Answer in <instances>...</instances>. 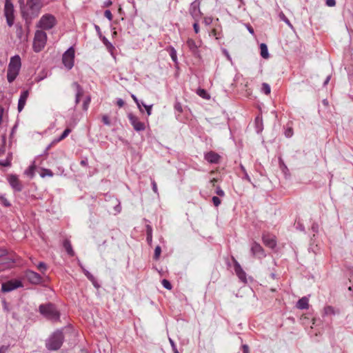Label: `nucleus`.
Returning <instances> with one entry per match:
<instances>
[{
  "mask_svg": "<svg viewBox=\"0 0 353 353\" xmlns=\"http://www.w3.org/2000/svg\"><path fill=\"white\" fill-rule=\"evenodd\" d=\"M35 168H36V165L34 164V163H33L26 171H25V174L30 176V177H33L34 174V170H35Z\"/></svg>",
  "mask_w": 353,
  "mask_h": 353,
  "instance_id": "22",
  "label": "nucleus"
},
{
  "mask_svg": "<svg viewBox=\"0 0 353 353\" xmlns=\"http://www.w3.org/2000/svg\"><path fill=\"white\" fill-rule=\"evenodd\" d=\"M37 268L41 272H44L46 270V265L43 262H40L37 265Z\"/></svg>",
  "mask_w": 353,
  "mask_h": 353,
  "instance_id": "36",
  "label": "nucleus"
},
{
  "mask_svg": "<svg viewBox=\"0 0 353 353\" xmlns=\"http://www.w3.org/2000/svg\"><path fill=\"white\" fill-rule=\"evenodd\" d=\"M324 314L325 315H334L335 311L332 306H326L324 307Z\"/></svg>",
  "mask_w": 353,
  "mask_h": 353,
  "instance_id": "26",
  "label": "nucleus"
},
{
  "mask_svg": "<svg viewBox=\"0 0 353 353\" xmlns=\"http://www.w3.org/2000/svg\"><path fill=\"white\" fill-rule=\"evenodd\" d=\"M193 28L195 33H198L199 32V27L197 23H194Z\"/></svg>",
  "mask_w": 353,
  "mask_h": 353,
  "instance_id": "47",
  "label": "nucleus"
},
{
  "mask_svg": "<svg viewBox=\"0 0 353 353\" xmlns=\"http://www.w3.org/2000/svg\"><path fill=\"white\" fill-rule=\"evenodd\" d=\"M39 312L45 317L52 321H57L59 318V313L52 304L40 305Z\"/></svg>",
  "mask_w": 353,
  "mask_h": 353,
  "instance_id": "4",
  "label": "nucleus"
},
{
  "mask_svg": "<svg viewBox=\"0 0 353 353\" xmlns=\"http://www.w3.org/2000/svg\"><path fill=\"white\" fill-rule=\"evenodd\" d=\"M28 96H29L28 90H25L21 94L20 97L19 99L18 108H17L19 112H21L22 110L23 109Z\"/></svg>",
  "mask_w": 353,
  "mask_h": 353,
  "instance_id": "13",
  "label": "nucleus"
},
{
  "mask_svg": "<svg viewBox=\"0 0 353 353\" xmlns=\"http://www.w3.org/2000/svg\"><path fill=\"white\" fill-rule=\"evenodd\" d=\"M108 44H109V46H110V47L111 48H113V46H112V45L111 43H109Z\"/></svg>",
  "mask_w": 353,
  "mask_h": 353,
  "instance_id": "62",
  "label": "nucleus"
},
{
  "mask_svg": "<svg viewBox=\"0 0 353 353\" xmlns=\"http://www.w3.org/2000/svg\"><path fill=\"white\" fill-rule=\"evenodd\" d=\"M47 41V34L45 32L42 30H37L35 32L34 42H33V49L36 52H39L41 51L46 43Z\"/></svg>",
  "mask_w": 353,
  "mask_h": 353,
  "instance_id": "5",
  "label": "nucleus"
},
{
  "mask_svg": "<svg viewBox=\"0 0 353 353\" xmlns=\"http://www.w3.org/2000/svg\"><path fill=\"white\" fill-rule=\"evenodd\" d=\"M162 285L167 290H171L172 289V285L169 282V281H168L167 279H163L162 281Z\"/></svg>",
  "mask_w": 353,
  "mask_h": 353,
  "instance_id": "34",
  "label": "nucleus"
},
{
  "mask_svg": "<svg viewBox=\"0 0 353 353\" xmlns=\"http://www.w3.org/2000/svg\"><path fill=\"white\" fill-rule=\"evenodd\" d=\"M102 120H103V121L105 125H110V120H109V118H108V116L104 115L102 117Z\"/></svg>",
  "mask_w": 353,
  "mask_h": 353,
  "instance_id": "40",
  "label": "nucleus"
},
{
  "mask_svg": "<svg viewBox=\"0 0 353 353\" xmlns=\"http://www.w3.org/2000/svg\"><path fill=\"white\" fill-rule=\"evenodd\" d=\"M216 193L220 196H223L225 195L224 192L220 188V187L216 188Z\"/></svg>",
  "mask_w": 353,
  "mask_h": 353,
  "instance_id": "43",
  "label": "nucleus"
},
{
  "mask_svg": "<svg viewBox=\"0 0 353 353\" xmlns=\"http://www.w3.org/2000/svg\"><path fill=\"white\" fill-rule=\"evenodd\" d=\"M174 353H179V352H178V350H176L175 352H174Z\"/></svg>",
  "mask_w": 353,
  "mask_h": 353,
  "instance_id": "64",
  "label": "nucleus"
},
{
  "mask_svg": "<svg viewBox=\"0 0 353 353\" xmlns=\"http://www.w3.org/2000/svg\"><path fill=\"white\" fill-rule=\"evenodd\" d=\"M70 132H71L70 129H69V128L65 129L63 131V132L62 133V134L61 135V137L59 138H58L57 139L54 140V142H59V141L63 140L70 134Z\"/></svg>",
  "mask_w": 353,
  "mask_h": 353,
  "instance_id": "27",
  "label": "nucleus"
},
{
  "mask_svg": "<svg viewBox=\"0 0 353 353\" xmlns=\"http://www.w3.org/2000/svg\"><path fill=\"white\" fill-rule=\"evenodd\" d=\"M40 176L42 178H44V177H46L47 176L51 177V176H53V173H52V172L50 170L42 169L41 172H40Z\"/></svg>",
  "mask_w": 353,
  "mask_h": 353,
  "instance_id": "25",
  "label": "nucleus"
},
{
  "mask_svg": "<svg viewBox=\"0 0 353 353\" xmlns=\"http://www.w3.org/2000/svg\"><path fill=\"white\" fill-rule=\"evenodd\" d=\"M147 241L149 243H152V229L150 226H148Z\"/></svg>",
  "mask_w": 353,
  "mask_h": 353,
  "instance_id": "35",
  "label": "nucleus"
},
{
  "mask_svg": "<svg viewBox=\"0 0 353 353\" xmlns=\"http://www.w3.org/2000/svg\"><path fill=\"white\" fill-rule=\"evenodd\" d=\"M21 66V61L19 55H15L11 57L8 64L7 73V79L10 83L12 82L17 78V75L19 74Z\"/></svg>",
  "mask_w": 353,
  "mask_h": 353,
  "instance_id": "2",
  "label": "nucleus"
},
{
  "mask_svg": "<svg viewBox=\"0 0 353 353\" xmlns=\"http://www.w3.org/2000/svg\"><path fill=\"white\" fill-rule=\"evenodd\" d=\"M131 125L136 131H143L145 129V123L140 121L139 118L132 113L128 114Z\"/></svg>",
  "mask_w": 353,
  "mask_h": 353,
  "instance_id": "10",
  "label": "nucleus"
},
{
  "mask_svg": "<svg viewBox=\"0 0 353 353\" xmlns=\"http://www.w3.org/2000/svg\"><path fill=\"white\" fill-rule=\"evenodd\" d=\"M152 190L155 193H157V185L154 181H152Z\"/></svg>",
  "mask_w": 353,
  "mask_h": 353,
  "instance_id": "46",
  "label": "nucleus"
},
{
  "mask_svg": "<svg viewBox=\"0 0 353 353\" xmlns=\"http://www.w3.org/2000/svg\"><path fill=\"white\" fill-rule=\"evenodd\" d=\"M90 99L88 100V102L84 103V109L87 110L88 108V103H89Z\"/></svg>",
  "mask_w": 353,
  "mask_h": 353,
  "instance_id": "54",
  "label": "nucleus"
},
{
  "mask_svg": "<svg viewBox=\"0 0 353 353\" xmlns=\"http://www.w3.org/2000/svg\"><path fill=\"white\" fill-rule=\"evenodd\" d=\"M234 270H235V272L236 274H237V276H239V278L243 281H246V275H245V272L243 270V269L241 268V265L237 263V262H235V264H234Z\"/></svg>",
  "mask_w": 353,
  "mask_h": 353,
  "instance_id": "17",
  "label": "nucleus"
},
{
  "mask_svg": "<svg viewBox=\"0 0 353 353\" xmlns=\"http://www.w3.org/2000/svg\"><path fill=\"white\" fill-rule=\"evenodd\" d=\"M212 201L214 205L217 207L221 204V200L217 196H213L212 197Z\"/></svg>",
  "mask_w": 353,
  "mask_h": 353,
  "instance_id": "38",
  "label": "nucleus"
},
{
  "mask_svg": "<svg viewBox=\"0 0 353 353\" xmlns=\"http://www.w3.org/2000/svg\"><path fill=\"white\" fill-rule=\"evenodd\" d=\"M326 5L329 7H333L336 5L335 0H327Z\"/></svg>",
  "mask_w": 353,
  "mask_h": 353,
  "instance_id": "42",
  "label": "nucleus"
},
{
  "mask_svg": "<svg viewBox=\"0 0 353 353\" xmlns=\"http://www.w3.org/2000/svg\"><path fill=\"white\" fill-rule=\"evenodd\" d=\"M63 336L61 331L54 332L46 342L49 350H57L62 345Z\"/></svg>",
  "mask_w": 353,
  "mask_h": 353,
  "instance_id": "3",
  "label": "nucleus"
},
{
  "mask_svg": "<svg viewBox=\"0 0 353 353\" xmlns=\"http://www.w3.org/2000/svg\"><path fill=\"white\" fill-rule=\"evenodd\" d=\"M21 30H21V28H19V29H18V30H17V31L19 32H18V34H21ZM19 37H20V35H19Z\"/></svg>",
  "mask_w": 353,
  "mask_h": 353,
  "instance_id": "57",
  "label": "nucleus"
},
{
  "mask_svg": "<svg viewBox=\"0 0 353 353\" xmlns=\"http://www.w3.org/2000/svg\"><path fill=\"white\" fill-rule=\"evenodd\" d=\"M196 93L199 96L203 99H209L210 98V96L207 93V92L204 89H198Z\"/></svg>",
  "mask_w": 353,
  "mask_h": 353,
  "instance_id": "24",
  "label": "nucleus"
},
{
  "mask_svg": "<svg viewBox=\"0 0 353 353\" xmlns=\"http://www.w3.org/2000/svg\"><path fill=\"white\" fill-rule=\"evenodd\" d=\"M19 2L22 15L26 20L37 17L43 7L41 0H27L26 3L24 0H19Z\"/></svg>",
  "mask_w": 353,
  "mask_h": 353,
  "instance_id": "1",
  "label": "nucleus"
},
{
  "mask_svg": "<svg viewBox=\"0 0 353 353\" xmlns=\"http://www.w3.org/2000/svg\"><path fill=\"white\" fill-rule=\"evenodd\" d=\"M296 306L299 309H307L308 308V299L306 297H303L299 300Z\"/></svg>",
  "mask_w": 353,
  "mask_h": 353,
  "instance_id": "19",
  "label": "nucleus"
},
{
  "mask_svg": "<svg viewBox=\"0 0 353 353\" xmlns=\"http://www.w3.org/2000/svg\"><path fill=\"white\" fill-rule=\"evenodd\" d=\"M292 134V130L291 129H289L287 132H286V136L287 137H291Z\"/></svg>",
  "mask_w": 353,
  "mask_h": 353,
  "instance_id": "50",
  "label": "nucleus"
},
{
  "mask_svg": "<svg viewBox=\"0 0 353 353\" xmlns=\"http://www.w3.org/2000/svg\"><path fill=\"white\" fill-rule=\"evenodd\" d=\"M205 159L211 163H216L219 161L220 156L213 152H210L205 155Z\"/></svg>",
  "mask_w": 353,
  "mask_h": 353,
  "instance_id": "16",
  "label": "nucleus"
},
{
  "mask_svg": "<svg viewBox=\"0 0 353 353\" xmlns=\"http://www.w3.org/2000/svg\"><path fill=\"white\" fill-rule=\"evenodd\" d=\"M263 243L270 248H274L276 246V241L274 237L264 235L263 236Z\"/></svg>",
  "mask_w": 353,
  "mask_h": 353,
  "instance_id": "18",
  "label": "nucleus"
},
{
  "mask_svg": "<svg viewBox=\"0 0 353 353\" xmlns=\"http://www.w3.org/2000/svg\"><path fill=\"white\" fill-rule=\"evenodd\" d=\"M226 56L229 60L231 59L230 56L228 53H226Z\"/></svg>",
  "mask_w": 353,
  "mask_h": 353,
  "instance_id": "60",
  "label": "nucleus"
},
{
  "mask_svg": "<svg viewBox=\"0 0 353 353\" xmlns=\"http://www.w3.org/2000/svg\"><path fill=\"white\" fill-rule=\"evenodd\" d=\"M5 252V250H1L0 252V256H3Z\"/></svg>",
  "mask_w": 353,
  "mask_h": 353,
  "instance_id": "58",
  "label": "nucleus"
},
{
  "mask_svg": "<svg viewBox=\"0 0 353 353\" xmlns=\"http://www.w3.org/2000/svg\"><path fill=\"white\" fill-rule=\"evenodd\" d=\"M262 90L265 94H269L271 91L270 86L268 83H263L262 84Z\"/></svg>",
  "mask_w": 353,
  "mask_h": 353,
  "instance_id": "30",
  "label": "nucleus"
},
{
  "mask_svg": "<svg viewBox=\"0 0 353 353\" xmlns=\"http://www.w3.org/2000/svg\"><path fill=\"white\" fill-rule=\"evenodd\" d=\"M199 3L194 1L193 3H192V8L193 9L192 14H196V12H199Z\"/></svg>",
  "mask_w": 353,
  "mask_h": 353,
  "instance_id": "31",
  "label": "nucleus"
},
{
  "mask_svg": "<svg viewBox=\"0 0 353 353\" xmlns=\"http://www.w3.org/2000/svg\"><path fill=\"white\" fill-rule=\"evenodd\" d=\"M142 105H143V107L145 108L146 112H147V114L148 116H150L152 113V105H145L144 103H142Z\"/></svg>",
  "mask_w": 353,
  "mask_h": 353,
  "instance_id": "37",
  "label": "nucleus"
},
{
  "mask_svg": "<svg viewBox=\"0 0 353 353\" xmlns=\"http://www.w3.org/2000/svg\"><path fill=\"white\" fill-rule=\"evenodd\" d=\"M210 182L212 183L213 185H214V183L215 182H216V179H212Z\"/></svg>",
  "mask_w": 353,
  "mask_h": 353,
  "instance_id": "56",
  "label": "nucleus"
},
{
  "mask_svg": "<svg viewBox=\"0 0 353 353\" xmlns=\"http://www.w3.org/2000/svg\"><path fill=\"white\" fill-rule=\"evenodd\" d=\"M241 169H242V170L243 171V172L245 174V177H246V179H249V177H248V175L247 174V173L245 172V170L244 167H243V166H241Z\"/></svg>",
  "mask_w": 353,
  "mask_h": 353,
  "instance_id": "52",
  "label": "nucleus"
},
{
  "mask_svg": "<svg viewBox=\"0 0 353 353\" xmlns=\"http://www.w3.org/2000/svg\"><path fill=\"white\" fill-rule=\"evenodd\" d=\"M187 46H188L189 50L194 54L198 55L199 53V46L196 44L195 41L192 39L189 38L187 40Z\"/></svg>",
  "mask_w": 353,
  "mask_h": 353,
  "instance_id": "14",
  "label": "nucleus"
},
{
  "mask_svg": "<svg viewBox=\"0 0 353 353\" xmlns=\"http://www.w3.org/2000/svg\"><path fill=\"white\" fill-rule=\"evenodd\" d=\"M85 272V274L86 275V276L92 281H94V276L90 273L88 272V271L85 270L84 271Z\"/></svg>",
  "mask_w": 353,
  "mask_h": 353,
  "instance_id": "45",
  "label": "nucleus"
},
{
  "mask_svg": "<svg viewBox=\"0 0 353 353\" xmlns=\"http://www.w3.org/2000/svg\"><path fill=\"white\" fill-rule=\"evenodd\" d=\"M56 23V18L52 14H46L41 17L37 26L43 30H48L52 29Z\"/></svg>",
  "mask_w": 353,
  "mask_h": 353,
  "instance_id": "6",
  "label": "nucleus"
},
{
  "mask_svg": "<svg viewBox=\"0 0 353 353\" xmlns=\"http://www.w3.org/2000/svg\"><path fill=\"white\" fill-rule=\"evenodd\" d=\"M4 13L6 17L7 23L9 26H12L14 23V6L10 0H6Z\"/></svg>",
  "mask_w": 353,
  "mask_h": 353,
  "instance_id": "8",
  "label": "nucleus"
},
{
  "mask_svg": "<svg viewBox=\"0 0 353 353\" xmlns=\"http://www.w3.org/2000/svg\"><path fill=\"white\" fill-rule=\"evenodd\" d=\"M72 85L76 88V90H77L76 103H79V101H80V98H81V97L83 96V90H82L81 87L76 82L72 84Z\"/></svg>",
  "mask_w": 353,
  "mask_h": 353,
  "instance_id": "20",
  "label": "nucleus"
},
{
  "mask_svg": "<svg viewBox=\"0 0 353 353\" xmlns=\"http://www.w3.org/2000/svg\"><path fill=\"white\" fill-rule=\"evenodd\" d=\"M131 97L133 99V100L134 101V102L137 103V105L138 108H139V110L141 111V104H140L139 101L137 98V97L134 94H132Z\"/></svg>",
  "mask_w": 353,
  "mask_h": 353,
  "instance_id": "41",
  "label": "nucleus"
},
{
  "mask_svg": "<svg viewBox=\"0 0 353 353\" xmlns=\"http://www.w3.org/2000/svg\"><path fill=\"white\" fill-rule=\"evenodd\" d=\"M176 108L177 110H179V112H181L182 111V109H181V106H178V105H176Z\"/></svg>",
  "mask_w": 353,
  "mask_h": 353,
  "instance_id": "55",
  "label": "nucleus"
},
{
  "mask_svg": "<svg viewBox=\"0 0 353 353\" xmlns=\"http://www.w3.org/2000/svg\"><path fill=\"white\" fill-rule=\"evenodd\" d=\"M26 276L28 281L34 284H39L42 281L41 276L32 270H28L26 272Z\"/></svg>",
  "mask_w": 353,
  "mask_h": 353,
  "instance_id": "11",
  "label": "nucleus"
},
{
  "mask_svg": "<svg viewBox=\"0 0 353 353\" xmlns=\"http://www.w3.org/2000/svg\"><path fill=\"white\" fill-rule=\"evenodd\" d=\"M8 182L10 185L12 186V188L15 190L16 191H21L22 189V185L15 175H10L8 176Z\"/></svg>",
  "mask_w": 353,
  "mask_h": 353,
  "instance_id": "12",
  "label": "nucleus"
},
{
  "mask_svg": "<svg viewBox=\"0 0 353 353\" xmlns=\"http://www.w3.org/2000/svg\"><path fill=\"white\" fill-rule=\"evenodd\" d=\"M74 50L72 47H70L63 54L62 61L65 67H66L68 70H70L74 65Z\"/></svg>",
  "mask_w": 353,
  "mask_h": 353,
  "instance_id": "7",
  "label": "nucleus"
},
{
  "mask_svg": "<svg viewBox=\"0 0 353 353\" xmlns=\"http://www.w3.org/2000/svg\"><path fill=\"white\" fill-rule=\"evenodd\" d=\"M323 103H324L325 105H328V103H327V100H323Z\"/></svg>",
  "mask_w": 353,
  "mask_h": 353,
  "instance_id": "59",
  "label": "nucleus"
},
{
  "mask_svg": "<svg viewBox=\"0 0 353 353\" xmlns=\"http://www.w3.org/2000/svg\"><path fill=\"white\" fill-rule=\"evenodd\" d=\"M161 247L159 245H157L156 248H155V250H154V257L156 260H157L160 255H161Z\"/></svg>",
  "mask_w": 353,
  "mask_h": 353,
  "instance_id": "33",
  "label": "nucleus"
},
{
  "mask_svg": "<svg viewBox=\"0 0 353 353\" xmlns=\"http://www.w3.org/2000/svg\"><path fill=\"white\" fill-rule=\"evenodd\" d=\"M111 3H112L110 1V2H107V6L111 5Z\"/></svg>",
  "mask_w": 353,
  "mask_h": 353,
  "instance_id": "63",
  "label": "nucleus"
},
{
  "mask_svg": "<svg viewBox=\"0 0 353 353\" xmlns=\"http://www.w3.org/2000/svg\"><path fill=\"white\" fill-rule=\"evenodd\" d=\"M251 251L254 255L257 256L259 257L264 256V252L262 247L256 243H254L252 244Z\"/></svg>",
  "mask_w": 353,
  "mask_h": 353,
  "instance_id": "15",
  "label": "nucleus"
},
{
  "mask_svg": "<svg viewBox=\"0 0 353 353\" xmlns=\"http://www.w3.org/2000/svg\"><path fill=\"white\" fill-rule=\"evenodd\" d=\"M0 202L6 207L10 206V203L3 195H0Z\"/></svg>",
  "mask_w": 353,
  "mask_h": 353,
  "instance_id": "29",
  "label": "nucleus"
},
{
  "mask_svg": "<svg viewBox=\"0 0 353 353\" xmlns=\"http://www.w3.org/2000/svg\"><path fill=\"white\" fill-rule=\"evenodd\" d=\"M248 31L250 32V33H251L252 34H254V30H253V28H251L250 26H248Z\"/></svg>",
  "mask_w": 353,
  "mask_h": 353,
  "instance_id": "51",
  "label": "nucleus"
},
{
  "mask_svg": "<svg viewBox=\"0 0 353 353\" xmlns=\"http://www.w3.org/2000/svg\"><path fill=\"white\" fill-rule=\"evenodd\" d=\"M104 15L107 19H108L109 21H111L112 19V14L109 10L105 11Z\"/></svg>",
  "mask_w": 353,
  "mask_h": 353,
  "instance_id": "39",
  "label": "nucleus"
},
{
  "mask_svg": "<svg viewBox=\"0 0 353 353\" xmlns=\"http://www.w3.org/2000/svg\"><path fill=\"white\" fill-rule=\"evenodd\" d=\"M279 17L280 19L283 21L291 29H293V26L292 25V23L290 22V21L286 18V17L285 16V14L283 13H281L279 14Z\"/></svg>",
  "mask_w": 353,
  "mask_h": 353,
  "instance_id": "28",
  "label": "nucleus"
},
{
  "mask_svg": "<svg viewBox=\"0 0 353 353\" xmlns=\"http://www.w3.org/2000/svg\"><path fill=\"white\" fill-rule=\"evenodd\" d=\"M330 79V77H327L326 80L324 82V84L326 85L327 83H328Z\"/></svg>",
  "mask_w": 353,
  "mask_h": 353,
  "instance_id": "53",
  "label": "nucleus"
},
{
  "mask_svg": "<svg viewBox=\"0 0 353 353\" xmlns=\"http://www.w3.org/2000/svg\"><path fill=\"white\" fill-rule=\"evenodd\" d=\"M169 341H170V345L172 346L173 352H175V351L177 350V349H176V345H175L174 342L171 339H169Z\"/></svg>",
  "mask_w": 353,
  "mask_h": 353,
  "instance_id": "44",
  "label": "nucleus"
},
{
  "mask_svg": "<svg viewBox=\"0 0 353 353\" xmlns=\"http://www.w3.org/2000/svg\"><path fill=\"white\" fill-rule=\"evenodd\" d=\"M8 350V347L6 346H1L0 347V353H6Z\"/></svg>",
  "mask_w": 353,
  "mask_h": 353,
  "instance_id": "49",
  "label": "nucleus"
},
{
  "mask_svg": "<svg viewBox=\"0 0 353 353\" xmlns=\"http://www.w3.org/2000/svg\"><path fill=\"white\" fill-rule=\"evenodd\" d=\"M117 103L119 107H122L124 105V101L121 99H119Z\"/></svg>",
  "mask_w": 353,
  "mask_h": 353,
  "instance_id": "48",
  "label": "nucleus"
},
{
  "mask_svg": "<svg viewBox=\"0 0 353 353\" xmlns=\"http://www.w3.org/2000/svg\"><path fill=\"white\" fill-rule=\"evenodd\" d=\"M22 283L19 280H10L1 285V291L3 292H9L15 289L22 287Z\"/></svg>",
  "mask_w": 353,
  "mask_h": 353,
  "instance_id": "9",
  "label": "nucleus"
},
{
  "mask_svg": "<svg viewBox=\"0 0 353 353\" xmlns=\"http://www.w3.org/2000/svg\"><path fill=\"white\" fill-rule=\"evenodd\" d=\"M9 259L10 263H14V261L12 259Z\"/></svg>",
  "mask_w": 353,
  "mask_h": 353,
  "instance_id": "61",
  "label": "nucleus"
},
{
  "mask_svg": "<svg viewBox=\"0 0 353 353\" xmlns=\"http://www.w3.org/2000/svg\"><path fill=\"white\" fill-rule=\"evenodd\" d=\"M170 56L173 61L175 63L177 62V57H176V51L174 48H171L170 49Z\"/></svg>",
  "mask_w": 353,
  "mask_h": 353,
  "instance_id": "32",
  "label": "nucleus"
},
{
  "mask_svg": "<svg viewBox=\"0 0 353 353\" xmlns=\"http://www.w3.org/2000/svg\"><path fill=\"white\" fill-rule=\"evenodd\" d=\"M261 49V55L264 59H268L269 57L268 47L265 43H261L260 45Z\"/></svg>",
  "mask_w": 353,
  "mask_h": 353,
  "instance_id": "21",
  "label": "nucleus"
},
{
  "mask_svg": "<svg viewBox=\"0 0 353 353\" xmlns=\"http://www.w3.org/2000/svg\"><path fill=\"white\" fill-rule=\"evenodd\" d=\"M63 246H64L65 250L67 251V252L70 255H71V256L74 255V252H73V250L72 248V245H71L70 241H65L64 243H63Z\"/></svg>",
  "mask_w": 353,
  "mask_h": 353,
  "instance_id": "23",
  "label": "nucleus"
}]
</instances>
